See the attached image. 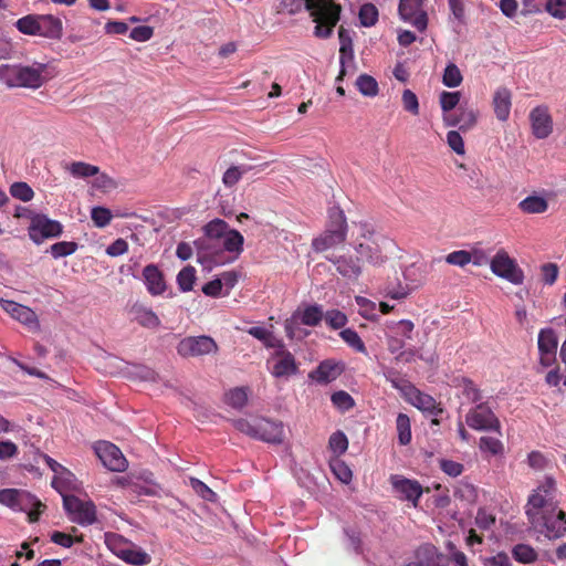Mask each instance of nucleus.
Segmentation results:
<instances>
[{
	"instance_id": "nucleus-20",
	"label": "nucleus",
	"mask_w": 566,
	"mask_h": 566,
	"mask_svg": "<svg viewBox=\"0 0 566 566\" xmlns=\"http://www.w3.org/2000/svg\"><path fill=\"white\" fill-rule=\"evenodd\" d=\"M1 308L12 318L23 324L30 332H40V322L33 310L9 300H0Z\"/></svg>"
},
{
	"instance_id": "nucleus-7",
	"label": "nucleus",
	"mask_w": 566,
	"mask_h": 566,
	"mask_svg": "<svg viewBox=\"0 0 566 566\" xmlns=\"http://www.w3.org/2000/svg\"><path fill=\"white\" fill-rule=\"evenodd\" d=\"M0 504L15 512L28 515L29 522H36L45 507L44 504L27 490L2 489L0 490Z\"/></svg>"
},
{
	"instance_id": "nucleus-30",
	"label": "nucleus",
	"mask_w": 566,
	"mask_h": 566,
	"mask_svg": "<svg viewBox=\"0 0 566 566\" xmlns=\"http://www.w3.org/2000/svg\"><path fill=\"white\" fill-rule=\"evenodd\" d=\"M405 396L416 408L423 411H430L436 406V401L431 396L419 391L412 385H406Z\"/></svg>"
},
{
	"instance_id": "nucleus-32",
	"label": "nucleus",
	"mask_w": 566,
	"mask_h": 566,
	"mask_svg": "<svg viewBox=\"0 0 566 566\" xmlns=\"http://www.w3.org/2000/svg\"><path fill=\"white\" fill-rule=\"evenodd\" d=\"M64 169L75 179H87L97 175L98 167L85 161H72Z\"/></svg>"
},
{
	"instance_id": "nucleus-26",
	"label": "nucleus",
	"mask_w": 566,
	"mask_h": 566,
	"mask_svg": "<svg viewBox=\"0 0 566 566\" xmlns=\"http://www.w3.org/2000/svg\"><path fill=\"white\" fill-rule=\"evenodd\" d=\"M143 280L147 287V291L151 295H161L166 290L164 275L159 271V269L154 264H149L144 268Z\"/></svg>"
},
{
	"instance_id": "nucleus-37",
	"label": "nucleus",
	"mask_w": 566,
	"mask_h": 566,
	"mask_svg": "<svg viewBox=\"0 0 566 566\" xmlns=\"http://www.w3.org/2000/svg\"><path fill=\"white\" fill-rule=\"evenodd\" d=\"M249 397L248 388L238 387L226 394V402L232 408L241 409L247 405Z\"/></svg>"
},
{
	"instance_id": "nucleus-2",
	"label": "nucleus",
	"mask_w": 566,
	"mask_h": 566,
	"mask_svg": "<svg viewBox=\"0 0 566 566\" xmlns=\"http://www.w3.org/2000/svg\"><path fill=\"white\" fill-rule=\"evenodd\" d=\"M55 76L50 63L33 61L30 63L0 64V84L9 90H39Z\"/></svg>"
},
{
	"instance_id": "nucleus-3",
	"label": "nucleus",
	"mask_w": 566,
	"mask_h": 566,
	"mask_svg": "<svg viewBox=\"0 0 566 566\" xmlns=\"http://www.w3.org/2000/svg\"><path fill=\"white\" fill-rule=\"evenodd\" d=\"M282 6L291 14L308 11L315 23L314 34L317 38L331 36L339 20L340 6L334 0H282Z\"/></svg>"
},
{
	"instance_id": "nucleus-9",
	"label": "nucleus",
	"mask_w": 566,
	"mask_h": 566,
	"mask_svg": "<svg viewBox=\"0 0 566 566\" xmlns=\"http://www.w3.org/2000/svg\"><path fill=\"white\" fill-rule=\"evenodd\" d=\"M108 549L127 564L143 566L150 563V556L134 543L118 534H106Z\"/></svg>"
},
{
	"instance_id": "nucleus-1",
	"label": "nucleus",
	"mask_w": 566,
	"mask_h": 566,
	"mask_svg": "<svg viewBox=\"0 0 566 566\" xmlns=\"http://www.w3.org/2000/svg\"><path fill=\"white\" fill-rule=\"evenodd\" d=\"M354 228L357 230L353 244L355 253L374 266L386 263L396 249L395 241L379 232L375 224L367 220L354 222Z\"/></svg>"
},
{
	"instance_id": "nucleus-64",
	"label": "nucleus",
	"mask_w": 566,
	"mask_h": 566,
	"mask_svg": "<svg viewBox=\"0 0 566 566\" xmlns=\"http://www.w3.org/2000/svg\"><path fill=\"white\" fill-rule=\"evenodd\" d=\"M448 146L458 155L465 154V147L462 136L458 130H450L447 134Z\"/></svg>"
},
{
	"instance_id": "nucleus-29",
	"label": "nucleus",
	"mask_w": 566,
	"mask_h": 566,
	"mask_svg": "<svg viewBox=\"0 0 566 566\" xmlns=\"http://www.w3.org/2000/svg\"><path fill=\"white\" fill-rule=\"evenodd\" d=\"M52 486L64 499V495H69L67 493L70 491H74L77 489V480L70 470L63 468L61 471L57 472L56 475H54L52 480Z\"/></svg>"
},
{
	"instance_id": "nucleus-39",
	"label": "nucleus",
	"mask_w": 566,
	"mask_h": 566,
	"mask_svg": "<svg viewBox=\"0 0 566 566\" xmlns=\"http://www.w3.org/2000/svg\"><path fill=\"white\" fill-rule=\"evenodd\" d=\"M512 555L518 563L531 564L537 559L536 551L527 544H517L512 549Z\"/></svg>"
},
{
	"instance_id": "nucleus-18",
	"label": "nucleus",
	"mask_w": 566,
	"mask_h": 566,
	"mask_svg": "<svg viewBox=\"0 0 566 566\" xmlns=\"http://www.w3.org/2000/svg\"><path fill=\"white\" fill-rule=\"evenodd\" d=\"M558 338L553 328H542L537 337L538 364L544 368H548L556 363V353Z\"/></svg>"
},
{
	"instance_id": "nucleus-36",
	"label": "nucleus",
	"mask_w": 566,
	"mask_h": 566,
	"mask_svg": "<svg viewBox=\"0 0 566 566\" xmlns=\"http://www.w3.org/2000/svg\"><path fill=\"white\" fill-rule=\"evenodd\" d=\"M15 27L23 34L40 36L39 15H25L15 22Z\"/></svg>"
},
{
	"instance_id": "nucleus-24",
	"label": "nucleus",
	"mask_w": 566,
	"mask_h": 566,
	"mask_svg": "<svg viewBox=\"0 0 566 566\" xmlns=\"http://www.w3.org/2000/svg\"><path fill=\"white\" fill-rule=\"evenodd\" d=\"M343 373V366L334 360H324L317 368L308 374L310 379L318 384L334 381Z\"/></svg>"
},
{
	"instance_id": "nucleus-55",
	"label": "nucleus",
	"mask_w": 566,
	"mask_h": 566,
	"mask_svg": "<svg viewBox=\"0 0 566 566\" xmlns=\"http://www.w3.org/2000/svg\"><path fill=\"white\" fill-rule=\"evenodd\" d=\"M460 98H461L460 92L443 91L439 97L440 106H441L443 114L450 113L459 104Z\"/></svg>"
},
{
	"instance_id": "nucleus-54",
	"label": "nucleus",
	"mask_w": 566,
	"mask_h": 566,
	"mask_svg": "<svg viewBox=\"0 0 566 566\" xmlns=\"http://www.w3.org/2000/svg\"><path fill=\"white\" fill-rule=\"evenodd\" d=\"M331 400L333 405L340 411H347L355 405L353 397L344 390L334 392L331 397Z\"/></svg>"
},
{
	"instance_id": "nucleus-33",
	"label": "nucleus",
	"mask_w": 566,
	"mask_h": 566,
	"mask_svg": "<svg viewBox=\"0 0 566 566\" xmlns=\"http://www.w3.org/2000/svg\"><path fill=\"white\" fill-rule=\"evenodd\" d=\"M135 321L144 327L156 328L160 325V319L156 313L145 306H135L133 308Z\"/></svg>"
},
{
	"instance_id": "nucleus-19",
	"label": "nucleus",
	"mask_w": 566,
	"mask_h": 566,
	"mask_svg": "<svg viewBox=\"0 0 566 566\" xmlns=\"http://www.w3.org/2000/svg\"><path fill=\"white\" fill-rule=\"evenodd\" d=\"M94 451L103 465L114 472H123L127 468V460L122 451L108 441H98Z\"/></svg>"
},
{
	"instance_id": "nucleus-58",
	"label": "nucleus",
	"mask_w": 566,
	"mask_h": 566,
	"mask_svg": "<svg viewBox=\"0 0 566 566\" xmlns=\"http://www.w3.org/2000/svg\"><path fill=\"white\" fill-rule=\"evenodd\" d=\"M248 171L245 167L231 166L226 170L222 177V182L226 187H233L239 182L241 177Z\"/></svg>"
},
{
	"instance_id": "nucleus-31",
	"label": "nucleus",
	"mask_w": 566,
	"mask_h": 566,
	"mask_svg": "<svg viewBox=\"0 0 566 566\" xmlns=\"http://www.w3.org/2000/svg\"><path fill=\"white\" fill-rule=\"evenodd\" d=\"M247 333L251 335L252 337L260 340L266 348L274 349L276 346H280L282 344V339L277 338L274 334L272 328H266L263 326H252L247 329Z\"/></svg>"
},
{
	"instance_id": "nucleus-13",
	"label": "nucleus",
	"mask_w": 566,
	"mask_h": 566,
	"mask_svg": "<svg viewBox=\"0 0 566 566\" xmlns=\"http://www.w3.org/2000/svg\"><path fill=\"white\" fill-rule=\"evenodd\" d=\"M63 506L69 518L78 525L87 526L96 522V506L91 500L64 495Z\"/></svg>"
},
{
	"instance_id": "nucleus-4",
	"label": "nucleus",
	"mask_w": 566,
	"mask_h": 566,
	"mask_svg": "<svg viewBox=\"0 0 566 566\" xmlns=\"http://www.w3.org/2000/svg\"><path fill=\"white\" fill-rule=\"evenodd\" d=\"M557 507L556 482L553 478L546 476L528 496L525 507L528 522H541L544 513H554Z\"/></svg>"
},
{
	"instance_id": "nucleus-35",
	"label": "nucleus",
	"mask_w": 566,
	"mask_h": 566,
	"mask_svg": "<svg viewBox=\"0 0 566 566\" xmlns=\"http://www.w3.org/2000/svg\"><path fill=\"white\" fill-rule=\"evenodd\" d=\"M386 331L389 333H392L394 335L410 339L411 333L413 331V323L409 319H401L399 322H387L386 323Z\"/></svg>"
},
{
	"instance_id": "nucleus-50",
	"label": "nucleus",
	"mask_w": 566,
	"mask_h": 566,
	"mask_svg": "<svg viewBox=\"0 0 566 566\" xmlns=\"http://www.w3.org/2000/svg\"><path fill=\"white\" fill-rule=\"evenodd\" d=\"M77 250V244L71 241H60L51 245L50 253L54 259L64 258L73 254Z\"/></svg>"
},
{
	"instance_id": "nucleus-52",
	"label": "nucleus",
	"mask_w": 566,
	"mask_h": 566,
	"mask_svg": "<svg viewBox=\"0 0 566 566\" xmlns=\"http://www.w3.org/2000/svg\"><path fill=\"white\" fill-rule=\"evenodd\" d=\"M460 389H461V394L470 401L472 402H478L482 399V396H481V392L479 390V388L476 387V385L468 379V378H462L460 380Z\"/></svg>"
},
{
	"instance_id": "nucleus-59",
	"label": "nucleus",
	"mask_w": 566,
	"mask_h": 566,
	"mask_svg": "<svg viewBox=\"0 0 566 566\" xmlns=\"http://www.w3.org/2000/svg\"><path fill=\"white\" fill-rule=\"evenodd\" d=\"M190 486L193 491L206 501L213 502L217 499V494L202 481L196 478H190Z\"/></svg>"
},
{
	"instance_id": "nucleus-27",
	"label": "nucleus",
	"mask_w": 566,
	"mask_h": 566,
	"mask_svg": "<svg viewBox=\"0 0 566 566\" xmlns=\"http://www.w3.org/2000/svg\"><path fill=\"white\" fill-rule=\"evenodd\" d=\"M40 36L59 40L63 34L62 20L52 14L39 15Z\"/></svg>"
},
{
	"instance_id": "nucleus-46",
	"label": "nucleus",
	"mask_w": 566,
	"mask_h": 566,
	"mask_svg": "<svg viewBox=\"0 0 566 566\" xmlns=\"http://www.w3.org/2000/svg\"><path fill=\"white\" fill-rule=\"evenodd\" d=\"M340 337L354 350L367 354L366 346L356 331L345 328L340 332Z\"/></svg>"
},
{
	"instance_id": "nucleus-14",
	"label": "nucleus",
	"mask_w": 566,
	"mask_h": 566,
	"mask_svg": "<svg viewBox=\"0 0 566 566\" xmlns=\"http://www.w3.org/2000/svg\"><path fill=\"white\" fill-rule=\"evenodd\" d=\"M63 231L62 224L48 218L45 214H34L28 229L30 239L35 244H41L48 239L57 238Z\"/></svg>"
},
{
	"instance_id": "nucleus-56",
	"label": "nucleus",
	"mask_w": 566,
	"mask_h": 566,
	"mask_svg": "<svg viewBox=\"0 0 566 566\" xmlns=\"http://www.w3.org/2000/svg\"><path fill=\"white\" fill-rule=\"evenodd\" d=\"M112 217L111 210L104 207H94L91 210V218L97 228H104L109 224Z\"/></svg>"
},
{
	"instance_id": "nucleus-6",
	"label": "nucleus",
	"mask_w": 566,
	"mask_h": 566,
	"mask_svg": "<svg viewBox=\"0 0 566 566\" xmlns=\"http://www.w3.org/2000/svg\"><path fill=\"white\" fill-rule=\"evenodd\" d=\"M242 433L270 443H281L284 437L283 424L265 418H241L233 422Z\"/></svg>"
},
{
	"instance_id": "nucleus-43",
	"label": "nucleus",
	"mask_w": 566,
	"mask_h": 566,
	"mask_svg": "<svg viewBox=\"0 0 566 566\" xmlns=\"http://www.w3.org/2000/svg\"><path fill=\"white\" fill-rule=\"evenodd\" d=\"M459 114V130L468 132L472 129L478 122V112L473 108H463L460 107L458 111Z\"/></svg>"
},
{
	"instance_id": "nucleus-62",
	"label": "nucleus",
	"mask_w": 566,
	"mask_h": 566,
	"mask_svg": "<svg viewBox=\"0 0 566 566\" xmlns=\"http://www.w3.org/2000/svg\"><path fill=\"white\" fill-rule=\"evenodd\" d=\"M329 448L336 454H343L348 448V440L342 431L334 432L329 438Z\"/></svg>"
},
{
	"instance_id": "nucleus-15",
	"label": "nucleus",
	"mask_w": 566,
	"mask_h": 566,
	"mask_svg": "<svg viewBox=\"0 0 566 566\" xmlns=\"http://www.w3.org/2000/svg\"><path fill=\"white\" fill-rule=\"evenodd\" d=\"M532 527L549 539L562 537L566 532V517L564 511L556 509L554 513H544L541 522L530 521Z\"/></svg>"
},
{
	"instance_id": "nucleus-21",
	"label": "nucleus",
	"mask_w": 566,
	"mask_h": 566,
	"mask_svg": "<svg viewBox=\"0 0 566 566\" xmlns=\"http://www.w3.org/2000/svg\"><path fill=\"white\" fill-rule=\"evenodd\" d=\"M533 135L538 139L547 138L553 132V118L545 105L534 107L530 113Z\"/></svg>"
},
{
	"instance_id": "nucleus-44",
	"label": "nucleus",
	"mask_w": 566,
	"mask_h": 566,
	"mask_svg": "<svg viewBox=\"0 0 566 566\" xmlns=\"http://www.w3.org/2000/svg\"><path fill=\"white\" fill-rule=\"evenodd\" d=\"M463 81L460 69L454 63H449L443 72L442 83L447 87H458Z\"/></svg>"
},
{
	"instance_id": "nucleus-47",
	"label": "nucleus",
	"mask_w": 566,
	"mask_h": 566,
	"mask_svg": "<svg viewBox=\"0 0 566 566\" xmlns=\"http://www.w3.org/2000/svg\"><path fill=\"white\" fill-rule=\"evenodd\" d=\"M339 40H340V65L342 70L339 72V75L337 77V81H340L345 74L344 64H345V57L348 55L349 59H353V49H352V42L350 39L345 35V30L343 28L338 31Z\"/></svg>"
},
{
	"instance_id": "nucleus-23",
	"label": "nucleus",
	"mask_w": 566,
	"mask_h": 566,
	"mask_svg": "<svg viewBox=\"0 0 566 566\" xmlns=\"http://www.w3.org/2000/svg\"><path fill=\"white\" fill-rule=\"evenodd\" d=\"M422 0H400L399 14L402 20L410 22L419 31L427 28V14L421 10Z\"/></svg>"
},
{
	"instance_id": "nucleus-40",
	"label": "nucleus",
	"mask_w": 566,
	"mask_h": 566,
	"mask_svg": "<svg viewBox=\"0 0 566 566\" xmlns=\"http://www.w3.org/2000/svg\"><path fill=\"white\" fill-rule=\"evenodd\" d=\"M203 230L207 238L220 241L229 231V227L226 221L221 219H213L205 226Z\"/></svg>"
},
{
	"instance_id": "nucleus-25",
	"label": "nucleus",
	"mask_w": 566,
	"mask_h": 566,
	"mask_svg": "<svg viewBox=\"0 0 566 566\" xmlns=\"http://www.w3.org/2000/svg\"><path fill=\"white\" fill-rule=\"evenodd\" d=\"M493 109L495 116L501 122H506L511 114L512 93L507 87H499L493 94Z\"/></svg>"
},
{
	"instance_id": "nucleus-48",
	"label": "nucleus",
	"mask_w": 566,
	"mask_h": 566,
	"mask_svg": "<svg viewBox=\"0 0 566 566\" xmlns=\"http://www.w3.org/2000/svg\"><path fill=\"white\" fill-rule=\"evenodd\" d=\"M196 281V270L192 266L184 268L177 275V284L182 292L192 290Z\"/></svg>"
},
{
	"instance_id": "nucleus-60",
	"label": "nucleus",
	"mask_w": 566,
	"mask_h": 566,
	"mask_svg": "<svg viewBox=\"0 0 566 566\" xmlns=\"http://www.w3.org/2000/svg\"><path fill=\"white\" fill-rule=\"evenodd\" d=\"M323 318H325L327 325L333 329L342 328L347 324V316L338 310L327 311Z\"/></svg>"
},
{
	"instance_id": "nucleus-63",
	"label": "nucleus",
	"mask_w": 566,
	"mask_h": 566,
	"mask_svg": "<svg viewBox=\"0 0 566 566\" xmlns=\"http://www.w3.org/2000/svg\"><path fill=\"white\" fill-rule=\"evenodd\" d=\"M331 469L335 476L343 483H349L353 476L352 470L342 460H334Z\"/></svg>"
},
{
	"instance_id": "nucleus-34",
	"label": "nucleus",
	"mask_w": 566,
	"mask_h": 566,
	"mask_svg": "<svg viewBox=\"0 0 566 566\" xmlns=\"http://www.w3.org/2000/svg\"><path fill=\"white\" fill-rule=\"evenodd\" d=\"M243 242V235L239 231L229 229V231L219 241V244L223 250L239 254L242 251Z\"/></svg>"
},
{
	"instance_id": "nucleus-57",
	"label": "nucleus",
	"mask_w": 566,
	"mask_h": 566,
	"mask_svg": "<svg viewBox=\"0 0 566 566\" xmlns=\"http://www.w3.org/2000/svg\"><path fill=\"white\" fill-rule=\"evenodd\" d=\"M480 450L492 455L500 454L503 451L502 442L492 437H481L479 442Z\"/></svg>"
},
{
	"instance_id": "nucleus-12",
	"label": "nucleus",
	"mask_w": 566,
	"mask_h": 566,
	"mask_svg": "<svg viewBox=\"0 0 566 566\" xmlns=\"http://www.w3.org/2000/svg\"><path fill=\"white\" fill-rule=\"evenodd\" d=\"M354 249L347 248L342 252H333L326 259L335 266L337 273L346 280L355 281L363 273V259L354 254Z\"/></svg>"
},
{
	"instance_id": "nucleus-41",
	"label": "nucleus",
	"mask_w": 566,
	"mask_h": 566,
	"mask_svg": "<svg viewBox=\"0 0 566 566\" xmlns=\"http://www.w3.org/2000/svg\"><path fill=\"white\" fill-rule=\"evenodd\" d=\"M420 554L423 555L422 564H426V566H449L448 559L438 554L433 546L422 547Z\"/></svg>"
},
{
	"instance_id": "nucleus-51",
	"label": "nucleus",
	"mask_w": 566,
	"mask_h": 566,
	"mask_svg": "<svg viewBox=\"0 0 566 566\" xmlns=\"http://www.w3.org/2000/svg\"><path fill=\"white\" fill-rule=\"evenodd\" d=\"M378 20V10L371 3H365L359 10V21L364 27H373Z\"/></svg>"
},
{
	"instance_id": "nucleus-22",
	"label": "nucleus",
	"mask_w": 566,
	"mask_h": 566,
	"mask_svg": "<svg viewBox=\"0 0 566 566\" xmlns=\"http://www.w3.org/2000/svg\"><path fill=\"white\" fill-rule=\"evenodd\" d=\"M390 482L400 500L409 501L413 506H417L422 495V486L418 481L406 479L401 475H392Z\"/></svg>"
},
{
	"instance_id": "nucleus-61",
	"label": "nucleus",
	"mask_w": 566,
	"mask_h": 566,
	"mask_svg": "<svg viewBox=\"0 0 566 566\" xmlns=\"http://www.w3.org/2000/svg\"><path fill=\"white\" fill-rule=\"evenodd\" d=\"M446 262L450 265L464 268L471 263L468 250H457L446 255Z\"/></svg>"
},
{
	"instance_id": "nucleus-16",
	"label": "nucleus",
	"mask_w": 566,
	"mask_h": 566,
	"mask_svg": "<svg viewBox=\"0 0 566 566\" xmlns=\"http://www.w3.org/2000/svg\"><path fill=\"white\" fill-rule=\"evenodd\" d=\"M467 424L478 431L500 432V421L490 407L480 403L472 408L465 417Z\"/></svg>"
},
{
	"instance_id": "nucleus-45",
	"label": "nucleus",
	"mask_w": 566,
	"mask_h": 566,
	"mask_svg": "<svg viewBox=\"0 0 566 566\" xmlns=\"http://www.w3.org/2000/svg\"><path fill=\"white\" fill-rule=\"evenodd\" d=\"M92 187L102 192H109L117 188V181L105 172H101L98 169L97 175L93 176Z\"/></svg>"
},
{
	"instance_id": "nucleus-38",
	"label": "nucleus",
	"mask_w": 566,
	"mask_h": 566,
	"mask_svg": "<svg viewBox=\"0 0 566 566\" xmlns=\"http://www.w3.org/2000/svg\"><path fill=\"white\" fill-rule=\"evenodd\" d=\"M356 86L360 94L368 97H374L378 94V83L377 81L367 74H361L356 80Z\"/></svg>"
},
{
	"instance_id": "nucleus-10",
	"label": "nucleus",
	"mask_w": 566,
	"mask_h": 566,
	"mask_svg": "<svg viewBox=\"0 0 566 566\" xmlns=\"http://www.w3.org/2000/svg\"><path fill=\"white\" fill-rule=\"evenodd\" d=\"M490 269L494 275L513 285H522L524 283L525 275L523 270L516 260L510 256L504 249L497 250L490 260Z\"/></svg>"
},
{
	"instance_id": "nucleus-5",
	"label": "nucleus",
	"mask_w": 566,
	"mask_h": 566,
	"mask_svg": "<svg viewBox=\"0 0 566 566\" xmlns=\"http://www.w3.org/2000/svg\"><path fill=\"white\" fill-rule=\"evenodd\" d=\"M328 222L325 230L312 241L315 252H326L343 244L347 238V220L343 210L333 208L329 210Z\"/></svg>"
},
{
	"instance_id": "nucleus-53",
	"label": "nucleus",
	"mask_w": 566,
	"mask_h": 566,
	"mask_svg": "<svg viewBox=\"0 0 566 566\" xmlns=\"http://www.w3.org/2000/svg\"><path fill=\"white\" fill-rule=\"evenodd\" d=\"M544 8L554 19H566V0H546Z\"/></svg>"
},
{
	"instance_id": "nucleus-49",
	"label": "nucleus",
	"mask_w": 566,
	"mask_h": 566,
	"mask_svg": "<svg viewBox=\"0 0 566 566\" xmlns=\"http://www.w3.org/2000/svg\"><path fill=\"white\" fill-rule=\"evenodd\" d=\"M10 195L15 199L28 202L32 200L34 191L27 182L19 181L11 185Z\"/></svg>"
},
{
	"instance_id": "nucleus-28",
	"label": "nucleus",
	"mask_w": 566,
	"mask_h": 566,
	"mask_svg": "<svg viewBox=\"0 0 566 566\" xmlns=\"http://www.w3.org/2000/svg\"><path fill=\"white\" fill-rule=\"evenodd\" d=\"M518 209L528 214H541L547 211L548 201L544 195L533 193L518 202Z\"/></svg>"
},
{
	"instance_id": "nucleus-11",
	"label": "nucleus",
	"mask_w": 566,
	"mask_h": 566,
	"mask_svg": "<svg viewBox=\"0 0 566 566\" xmlns=\"http://www.w3.org/2000/svg\"><path fill=\"white\" fill-rule=\"evenodd\" d=\"M266 361L270 374L277 379H289L297 375L298 365L294 355L286 349L284 343L276 346Z\"/></svg>"
},
{
	"instance_id": "nucleus-17",
	"label": "nucleus",
	"mask_w": 566,
	"mask_h": 566,
	"mask_svg": "<svg viewBox=\"0 0 566 566\" xmlns=\"http://www.w3.org/2000/svg\"><path fill=\"white\" fill-rule=\"evenodd\" d=\"M177 350L184 357L202 356L217 353L218 345L210 336H190L179 342Z\"/></svg>"
},
{
	"instance_id": "nucleus-8",
	"label": "nucleus",
	"mask_w": 566,
	"mask_h": 566,
	"mask_svg": "<svg viewBox=\"0 0 566 566\" xmlns=\"http://www.w3.org/2000/svg\"><path fill=\"white\" fill-rule=\"evenodd\" d=\"M324 313L322 306L317 304L298 306L294 313L284 323L286 336L290 339H303L310 335V332L302 327L317 326L323 319Z\"/></svg>"
},
{
	"instance_id": "nucleus-42",
	"label": "nucleus",
	"mask_w": 566,
	"mask_h": 566,
	"mask_svg": "<svg viewBox=\"0 0 566 566\" xmlns=\"http://www.w3.org/2000/svg\"><path fill=\"white\" fill-rule=\"evenodd\" d=\"M398 440L401 446H406L411 441L410 419L405 413H399L396 419Z\"/></svg>"
}]
</instances>
